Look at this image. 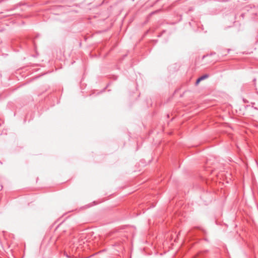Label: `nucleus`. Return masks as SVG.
Here are the masks:
<instances>
[{"label":"nucleus","mask_w":258,"mask_h":258,"mask_svg":"<svg viewBox=\"0 0 258 258\" xmlns=\"http://www.w3.org/2000/svg\"><path fill=\"white\" fill-rule=\"evenodd\" d=\"M208 77H209L208 75H205L201 76L200 78V79H201V80H203L207 78Z\"/></svg>","instance_id":"f257e3e1"},{"label":"nucleus","mask_w":258,"mask_h":258,"mask_svg":"<svg viewBox=\"0 0 258 258\" xmlns=\"http://www.w3.org/2000/svg\"><path fill=\"white\" fill-rule=\"evenodd\" d=\"M201 80V79H200V78H198V80H197V82H196V84H198Z\"/></svg>","instance_id":"f03ea898"}]
</instances>
